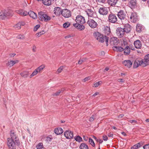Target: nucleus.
I'll return each instance as SVG.
<instances>
[{"label": "nucleus", "instance_id": "5", "mask_svg": "<svg viewBox=\"0 0 149 149\" xmlns=\"http://www.w3.org/2000/svg\"><path fill=\"white\" fill-rule=\"evenodd\" d=\"M130 21L134 23L138 20V17L136 13L131 12L130 17Z\"/></svg>", "mask_w": 149, "mask_h": 149}, {"label": "nucleus", "instance_id": "28", "mask_svg": "<svg viewBox=\"0 0 149 149\" xmlns=\"http://www.w3.org/2000/svg\"><path fill=\"white\" fill-rule=\"evenodd\" d=\"M143 29V26L140 24H137L136 26V31L140 32Z\"/></svg>", "mask_w": 149, "mask_h": 149}, {"label": "nucleus", "instance_id": "45", "mask_svg": "<svg viewBox=\"0 0 149 149\" xmlns=\"http://www.w3.org/2000/svg\"><path fill=\"white\" fill-rule=\"evenodd\" d=\"M102 83V82L101 81H98L94 84V86L96 87H97L100 85Z\"/></svg>", "mask_w": 149, "mask_h": 149}, {"label": "nucleus", "instance_id": "60", "mask_svg": "<svg viewBox=\"0 0 149 149\" xmlns=\"http://www.w3.org/2000/svg\"><path fill=\"white\" fill-rule=\"evenodd\" d=\"M97 142H98L100 143H101L103 142V141L102 140L100 139H98L97 140Z\"/></svg>", "mask_w": 149, "mask_h": 149}, {"label": "nucleus", "instance_id": "6", "mask_svg": "<svg viewBox=\"0 0 149 149\" xmlns=\"http://www.w3.org/2000/svg\"><path fill=\"white\" fill-rule=\"evenodd\" d=\"M75 21L77 24H83L85 22L84 17L81 15H78L76 17Z\"/></svg>", "mask_w": 149, "mask_h": 149}, {"label": "nucleus", "instance_id": "13", "mask_svg": "<svg viewBox=\"0 0 149 149\" xmlns=\"http://www.w3.org/2000/svg\"><path fill=\"white\" fill-rule=\"evenodd\" d=\"M117 16L121 20H124L126 18V15L123 10H120L118 12Z\"/></svg>", "mask_w": 149, "mask_h": 149}, {"label": "nucleus", "instance_id": "54", "mask_svg": "<svg viewBox=\"0 0 149 149\" xmlns=\"http://www.w3.org/2000/svg\"><path fill=\"white\" fill-rule=\"evenodd\" d=\"M103 140L104 141H107L108 140V137L106 135L103 136Z\"/></svg>", "mask_w": 149, "mask_h": 149}, {"label": "nucleus", "instance_id": "62", "mask_svg": "<svg viewBox=\"0 0 149 149\" xmlns=\"http://www.w3.org/2000/svg\"><path fill=\"white\" fill-rule=\"evenodd\" d=\"M138 148L135 145L131 147V149H137Z\"/></svg>", "mask_w": 149, "mask_h": 149}, {"label": "nucleus", "instance_id": "19", "mask_svg": "<svg viewBox=\"0 0 149 149\" xmlns=\"http://www.w3.org/2000/svg\"><path fill=\"white\" fill-rule=\"evenodd\" d=\"M86 14L89 17H94L95 15V12L91 9H88L86 11Z\"/></svg>", "mask_w": 149, "mask_h": 149}, {"label": "nucleus", "instance_id": "14", "mask_svg": "<svg viewBox=\"0 0 149 149\" xmlns=\"http://www.w3.org/2000/svg\"><path fill=\"white\" fill-rule=\"evenodd\" d=\"M109 42L111 45H117L118 43V40L117 38L112 37L111 38Z\"/></svg>", "mask_w": 149, "mask_h": 149}, {"label": "nucleus", "instance_id": "15", "mask_svg": "<svg viewBox=\"0 0 149 149\" xmlns=\"http://www.w3.org/2000/svg\"><path fill=\"white\" fill-rule=\"evenodd\" d=\"M99 13L102 15H106L108 13V8L106 7L100 8L99 10Z\"/></svg>", "mask_w": 149, "mask_h": 149}, {"label": "nucleus", "instance_id": "49", "mask_svg": "<svg viewBox=\"0 0 149 149\" xmlns=\"http://www.w3.org/2000/svg\"><path fill=\"white\" fill-rule=\"evenodd\" d=\"M16 13L21 15L22 10H17L16 11Z\"/></svg>", "mask_w": 149, "mask_h": 149}, {"label": "nucleus", "instance_id": "42", "mask_svg": "<svg viewBox=\"0 0 149 149\" xmlns=\"http://www.w3.org/2000/svg\"><path fill=\"white\" fill-rule=\"evenodd\" d=\"M70 23L69 22H66L63 24V26L64 28H67L70 26Z\"/></svg>", "mask_w": 149, "mask_h": 149}, {"label": "nucleus", "instance_id": "31", "mask_svg": "<svg viewBox=\"0 0 149 149\" xmlns=\"http://www.w3.org/2000/svg\"><path fill=\"white\" fill-rule=\"evenodd\" d=\"M29 74L30 73L28 71H23L20 73L21 76L25 78H27Z\"/></svg>", "mask_w": 149, "mask_h": 149}, {"label": "nucleus", "instance_id": "57", "mask_svg": "<svg viewBox=\"0 0 149 149\" xmlns=\"http://www.w3.org/2000/svg\"><path fill=\"white\" fill-rule=\"evenodd\" d=\"M19 22V24H20L21 26H24L25 24V23L24 22L21 21Z\"/></svg>", "mask_w": 149, "mask_h": 149}, {"label": "nucleus", "instance_id": "53", "mask_svg": "<svg viewBox=\"0 0 149 149\" xmlns=\"http://www.w3.org/2000/svg\"><path fill=\"white\" fill-rule=\"evenodd\" d=\"M129 121L132 124L133 123H134L136 124L137 123V121L135 120H129Z\"/></svg>", "mask_w": 149, "mask_h": 149}, {"label": "nucleus", "instance_id": "51", "mask_svg": "<svg viewBox=\"0 0 149 149\" xmlns=\"http://www.w3.org/2000/svg\"><path fill=\"white\" fill-rule=\"evenodd\" d=\"M40 27V25L38 24L37 25L35 26L34 28V31H36Z\"/></svg>", "mask_w": 149, "mask_h": 149}, {"label": "nucleus", "instance_id": "7", "mask_svg": "<svg viewBox=\"0 0 149 149\" xmlns=\"http://www.w3.org/2000/svg\"><path fill=\"white\" fill-rule=\"evenodd\" d=\"M116 33L118 36L120 38H121L124 36L126 32L123 28L118 27L116 29Z\"/></svg>", "mask_w": 149, "mask_h": 149}, {"label": "nucleus", "instance_id": "63", "mask_svg": "<svg viewBox=\"0 0 149 149\" xmlns=\"http://www.w3.org/2000/svg\"><path fill=\"white\" fill-rule=\"evenodd\" d=\"M108 136L109 137H112L113 136V134L112 133H109L108 134Z\"/></svg>", "mask_w": 149, "mask_h": 149}, {"label": "nucleus", "instance_id": "50", "mask_svg": "<svg viewBox=\"0 0 149 149\" xmlns=\"http://www.w3.org/2000/svg\"><path fill=\"white\" fill-rule=\"evenodd\" d=\"M144 59L149 61V54H147L144 57Z\"/></svg>", "mask_w": 149, "mask_h": 149}, {"label": "nucleus", "instance_id": "47", "mask_svg": "<svg viewBox=\"0 0 149 149\" xmlns=\"http://www.w3.org/2000/svg\"><path fill=\"white\" fill-rule=\"evenodd\" d=\"M28 14V13H27L26 11L22 10V12L21 15L23 16H25L27 15Z\"/></svg>", "mask_w": 149, "mask_h": 149}, {"label": "nucleus", "instance_id": "2", "mask_svg": "<svg viewBox=\"0 0 149 149\" xmlns=\"http://www.w3.org/2000/svg\"><path fill=\"white\" fill-rule=\"evenodd\" d=\"M16 143L15 141L7 139V144L9 149H16L17 146H20V142H18V144Z\"/></svg>", "mask_w": 149, "mask_h": 149}, {"label": "nucleus", "instance_id": "56", "mask_svg": "<svg viewBox=\"0 0 149 149\" xmlns=\"http://www.w3.org/2000/svg\"><path fill=\"white\" fill-rule=\"evenodd\" d=\"M84 61H85V59L84 58L82 60H79L78 61V63L79 64H81L83 62H84Z\"/></svg>", "mask_w": 149, "mask_h": 149}, {"label": "nucleus", "instance_id": "10", "mask_svg": "<svg viewBox=\"0 0 149 149\" xmlns=\"http://www.w3.org/2000/svg\"><path fill=\"white\" fill-rule=\"evenodd\" d=\"M105 40L106 46H108V45L109 38L107 36H104L102 35L101 36L98 38L97 40L100 42H104Z\"/></svg>", "mask_w": 149, "mask_h": 149}, {"label": "nucleus", "instance_id": "27", "mask_svg": "<svg viewBox=\"0 0 149 149\" xmlns=\"http://www.w3.org/2000/svg\"><path fill=\"white\" fill-rule=\"evenodd\" d=\"M141 63L140 61H139L138 60H136L134 63V68H137L139 65H141Z\"/></svg>", "mask_w": 149, "mask_h": 149}, {"label": "nucleus", "instance_id": "58", "mask_svg": "<svg viewBox=\"0 0 149 149\" xmlns=\"http://www.w3.org/2000/svg\"><path fill=\"white\" fill-rule=\"evenodd\" d=\"M36 47L35 45H33V46L32 47V50L33 51L35 52L36 51Z\"/></svg>", "mask_w": 149, "mask_h": 149}, {"label": "nucleus", "instance_id": "59", "mask_svg": "<svg viewBox=\"0 0 149 149\" xmlns=\"http://www.w3.org/2000/svg\"><path fill=\"white\" fill-rule=\"evenodd\" d=\"M141 143H138L136 144H135L136 146L138 148L141 146Z\"/></svg>", "mask_w": 149, "mask_h": 149}, {"label": "nucleus", "instance_id": "12", "mask_svg": "<svg viewBox=\"0 0 149 149\" xmlns=\"http://www.w3.org/2000/svg\"><path fill=\"white\" fill-rule=\"evenodd\" d=\"M87 24L92 28H96L97 25V22L92 19H89L87 22Z\"/></svg>", "mask_w": 149, "mask_h": 149}, {"label": "nucleus", "instance_id": "30", "mask_svg": "<svg viewBox=\"0 0 149 149\" xmlns=\"http://www.w3.org/2000/svg\"><path fill=\"white\" fill-rule=\"evenodd\" d=\"M18 62L17 60L16 61H8L7 63V65L8 66L10 67L13 66L15 64L17 63Z\"/></svg>", "mask_w": 149, "mask_h": 149}, {"label": "nucleus", "instance_id": "9", "mask_svg": "<svg viewBox=\"0 0 149 149\" xmlns=\"http://www.w3.org/2000/svg\"><path fill=\"white\" fill-rule=\"evenodd\" d=\"M117 18L115 14H110L108 16V21L111 23H115L117 21Z\"/></svg>", "mask_w": 149, "mask_h": 149}, {"label": "nucleus", "instance_id": "41", "mask_svg": "<svg viewBox=\"0 0 149 149\" xmlns=\"http://www.w3.org/2000/svg\"><path fill=\"white\" fill-rule=\"evenodd\" d=\"M89 142L90 144L93 146L95 147V144L94 143V141L92 139L90 138L89 139Z\"/></svg>", "mask_w": 149, "mask_h": 149}, {"label": "nucleus", "instance_id": "61", "mask_svg": "<svg viewBox=\"0 0 149 149\" xmlns=\"http://www.w3.org/2000/svg\"><path fill=\"white\" fill-rule=\"evenodd\" d=\"M94 119V118L93 117V116H92L91 117L89 118V120L90 121H93Z\"/></svg>", "mask_w": 149, "mask_h": 149}, {"label": "nucleus", "instance_id": "29", "mask_svg": "<svg viewBox=\"0 0 149 149\" xmlns=\"http://www.w3.org/2000/svg\"><path fill=\"white\" fill-rule=\"evenodd\" d=\"M104 31L106 35H109L111 33L110 29L109 27L107 26H105L104 28Z\"/></svg>", "mask_w": 149, "mask_h": 149}, {"label": "nucleus", "instance_id": "52", "mask_svg": "<svg viewBox=\"0 0 149 149\" xmlns=\"http://www.w3.org/2000/svg\"><path fill=\"white\" fill-rule=\"evenodd\" d=\"M90 79V77H86L83 80V82H86V81L89 80Z\"/></svg>", "mask_w": 149, "mask_h": 149}, {"label": "nucleus", "instance_id": "37", "mask_svg": "<svg viewBox=\"0 0 149 149\" xmlns=\"http://www.w3.org/2000/svg\"><path fill=\"white\" fill-rule=\"evenodd\" d=\"M102 35L99 32H97L94 33V36H95L96 39L97 40Z\"/></svg>", "mask_w": 149, "mask_h": 149}, {"label": "nucleus", "instance_id": "1", "mask_svg": "<svg viewBox=\"0 0 149 149\" xmlns=\"http://www.w3.org/2000/svg\"><path fill=\"white\" fill-rule=\"evenodd\" d=\"M38 17L40 20L45 22H47L51 19V18L49 16L42 11L39 13Z\"/></svg>", "mask_w": 149, "mask_h": 149}, {"label": "nucleus", "instance_id": "16", "mask_svg": "<svg viewBox=\"0 0 149 149\" xmlns=\"http://www.w3.org/2000/svg\"><path fill=\"white\" fill-rule=\"evenodd\" d=\"M73 26L80 31L84 30L85 28V26L80 24L75 23L73 24Z\"/></svg>", "mask_w": 149, "mask_h": 149}, {"label": "nucleus", "instance_id": "25", "mask_svg": "<svg viewBox=\"0 0 149 149\" xmlns=\"http://www.w3.org/2000/svg\"><path fill=\"white\" fill-rule=\"evenodd\" d=\"M124 53L125 55H128L130 52V48L128 46H126L125 47L124 49Z\"/></svg>", "mask_w": 149, "mask_h": 149}, {"label": "nucleus", "instance_id": "17", "mask_svg": "<svg viewBox=\"0 0 149 149\" xmlns=\"http://www.w3.org/2000/svg\"><path fill=\"white\" fill-rule=\"evenodd\" d=\"M134 45L136 49H139L141 47L142 43L139 40H137L135 41L134 42Z\"/></svg>", "mask_w": 149, "mask_h": 149}, {"label": "nucleus", "instance_id": "35", "mask_svg": "<svg viewBox=\"0 0 149 149\" xmlns=\"http://www.w3.org/2000/svg\"><path fill=\"white\" fill-rule=\"evenodd\" d=\"M80 149H88V146L85 143H82L79 146Z\"/></svg>", "mask_w": 149, "mask_h": 149}, {"label": "nucleus", "instance_id": "4", "mask_svg": "<svg viewBox=\"0 0 149 149\" xmlns=\"http://www.w3.org/2000/svg\"><path fill=\"white\" fill-rule=\"evenodd\" d=\"M12 16V14L10 11L5 10L0 12V18L2 19Z\"/></svg>", "mask_w": 149, "mask_h": 149}, {"label": "nucleus", "instance_id": "33", "mask_svg": "<svg viewBox=\"0 0 149 149\" xmlns=\"http://www.w3.org/2000/svg\"><path fill=\"white\" fill-rule=\"evenodd\" d=\"M141 65H143V66H145L147 65H149V61H148L144 59L140 60Z\"/></svg>", "mask_w": 149, "mask_h": 149}, {"label": "nucleus", "instance_id": "38", "mask_svg": "<svg viewBox=\"0 0 149 149\" xmlns=\"http://www.w3.org/2000/svg\"><path fill=\"white\" fill-rule=\"evenodd\" d=\"M74 139L76 141L80 142L82 141V138L79 136H76L74 137Z\"/></svg>", "mask_w": 149, "mask_h": 149}, {"label": "nucleus", "instance_id": "24", "mask_svg": "<svg viewBox=\"0 0 149 149\" xmlns=\"http://www.w3.org/2000/svg\"><path fill=\"white\" fill-rule=\"evenodd\" d=\"M30 16L34 19H36L37 18V15L33 12L30 11L28 13Z\"/></svg>", "mask_w": 149, "mask_h": 149}, {"label": "nucleus", "instance_id": "23", "mask_svg": "<svg viewBox=\"0 0 149 149\" xmlns=\"http://www.w3.org/2000/svg\"><path fill=\"white\" fill-rule=\"evenodd\" d=\"M55 133L57 135H60L63 132V130L61 127L55 128L54 130Z\"/></svg>", "mask_w": 149, "mask_h": 149}, {"label": "nucleus", "instance_id": "11", "mask_svg": "<svg viewBox=\"0 0 149 149\" xmlns=\"http://www.w3.org/2000/svg\"><path fill=\"white\" fill-rule=\"evenodd\" d=\"M62 15L65 17L68 18L71 16V13L68 10L65 9L62 10Z\"/></svg>", "mask_w": 149, "mask_h": 149}, {"label": "nucleus", "instance_id": "34", "mask_svg": "<svg viewBox=\"0 0 149 149\" xmlns=\"http://www.w3.org/2000/svg\"><path fill=\"white\" fill-rule=\"evenodd\" d=\"M43 4L45 5L49 6L51 4V0H42Z\"/></svg>", "mask_w": 149, "mask_h": 149}, {"label": "nucleus", "instance_id": "46", "mask_svg": "<svg viewBox=\"0 0 149 149\" xmlns=\"http://www.w3.org/2000/svg\"><path fill=\"white\" fill-rule=\"evenodd\" d=\"M63 69V66H61L57 70V72L58 73L61 72Z\"/></svg>", "mask_w": 149, "mask_h": 149}, {"label": "nucleus", "instance_id": "8", "mask_svg": "<svg viewBox=\"0 0 149 149\" xmlns=\"http://www.w3.org/2000/svg\"><path fill=\"white\" fill-rule=\"evenodd\" d=\"M64 134L65 136L67 139H71L73 137V132L69 130L66 131L64 132Z\"/></svg>", "mask_w": 149, "mask_h": 149}, {"label": "nucleus", "instance_id": "18", "mask_svg": "<svg viewBox=\"0 0 149 149\" xmlns=\"http://www.w3.org/2000/svg\"><path fill=\"white\" fill-rule=\"evenodd\" d=\"M61 9L59 7H55L54 10V13L57 16H59L62 14Z\"/></svg>", "mask_w": 149, "mask_h": 149}, {"label": "nucleus", "instance_id": "22", "mask_svg": "<svg viewBox=\"0 0 149 149\" xmlns=\"http://www.w3.org/2000/svg\"><path fill=\"white\" fill-rule=\"evenodd\" d=\"M130 25L128 24H126L124 25V28H123L125 30L126 33H129L131 30Z\"/></svg>", "mask_w": 149, "mask_h": 149}, {"label": "nucleus", "instance_id": "55", "mask_svg": "<svg viewBox=\"0 0 149 149\" xmlns=\"http://www.w3.org/2000/svg\"><path fill=\"white\" fill-rule=\"evenodd\" d=\"M61 92V91L60 90H59V91H58L57 92H56V93H54V95H55L56 96L58 95Z\"/></svg>", "mask_w": 149, "mask_h": 149}, {"label": "nucleus", "instance_id": "20", "mask_svg": "<svg viewBox=\"0 0 149 149\" xmlns=\"http://www.w3.org/2000/svg\"><path fill=\"white\" fill-rule=\"evenodd\" d=\"M123 63L125 66L128 68H130L132 64V62L130 60H126L124 61L123 62Z\"/></svg>", "mask_w": 149, "mask_h": 149}, {"label": "nucleus", "instance_id": "40", "mask_svg": "<svg viewBox=\"0 0 149 149\" xmlns=\"http://www.w3.org/2000/svg\"><path fill=\"white\" fill-rule=\"evenodd\" d=\"M38 73V70H37V69H36L34 70L33 71V72H32V74L30 75V78L32 77L33 76H34L35 75L37 74Z\"/></svg>", "mask_w": 149, "mask_h": 149}, {"label": "nucleus", "instance_id": "39", "mask_svg": "<svg viewBox=\"0 0 149 149\" xmlns=\"http://www.w3.org/2000/svg\"><path fill=\"white\" fill-rule=\"evenodd\" d=\"M37 149H44V147L42 143H39L36 146Z\"/></svg>", "mask_w": 149, "mask_h": 149}, {"label": "nucleus", "instance_id": "21", "mask_svg": "<svg viewBox=\"0 0 149 149\" xmlns=\"http://www.w3.org/2000/svg\"><path fill=\"white\" fill-rule=\"evenodd\" d=\"M113 50L118 52H122L123 51L124 49L121 47L118 46H114L112 47Z\"/></svg>", "mask_w": 149, "mask_h": 149}, {"label": "nucleus", "instance_id": "44", "mask_svg": "<svg viewBox=\"0 0 149 149\" xmlns=\"http://www.w3.org/2000/svg\"><path fill=\"white\" fill-rule=\"evenodd\" d=\"M17 38L20 39L21 40H23L24 39V36L23 34H20L18 35L17 36Z\"/></svg>", "mask_w": 149, "mask_h": 149}, {"label": "nucleus", "instance_id": "48", "mask_svg": "<svg viewBox=\"0 0 149 149\" xmlns=\"http://www.w3.org/2000/svg\"><path fill=\"white\" fill-rule=\"evenodd\" d=\"M143 148L144 149H149V144L144 145Z\"/></svg>", "mask_w": 149, "mask_h": 149}, {"label": "nucleus", "instance_id": "36", "mask_svg": "<svg viewBox=\"0 0 149 149\" xmlns=\"http://www.w3.org/2000/svg\"><path fill=\"white\" fill-rule=\"evenodd\" d=\"M45 68V65H42L36 68L38 72H40Z\"/></svg>", "mask_w": 149, "mask_h": 149}, {"label": "nucleus", "instance_id": "32", "mask_svg": "<svg viewBox=\"0 0 149 149\" xmlns=\"http://www.w3.org/2000/svg\"><path fill=\"white\" fill-rule=\"evenodd\" d=\"M117 0H108V4L112 6L115 5L117 3Z\"/></svg>", "mask_w": 149, "mask_h": 149}, {"label": "nucleus", "instance_id": "43", "mask_svg": "<svg viewBox=\"0 0 149 149\" xmlns=\"http://www.w3.org/2000/svg\"><path fill=\"white\" fill-rule=\"evenodd\" d=\"M14 27L15 28L17 29H20L21 28V26L19 22L17 24L15 25Z\"/></svg>", "mask_w": 149, "mask_h": 149}, {"label": "nucleus", "instance_id": "3", "mask_svg": "<svg viewBox=\"0 0 149 149\" xmlns=\"http://www.w3.org/2000/svg\"><path fill=\"white\" fill-rule=\"evenodd\" d=\"M10 138H8L7 139L12 140L15 141L16 143H18V142H20L18 136L16 134V133L14 132L13 131L11 130L10 132Z\"/></svg>", "mask_w": 149, "mask_h": 149}, {"label": "nucleus", "instance_id": "26", "mask_svg": "<svg viewBox=\"0 0 149 149\" xmlns=\"http://www.w3.org/2000/svg\"><path fill=\"white\" fill-rule=\"evenodd\" d=\"M136 0H132L130 1L129 5L131 8H134L136 5Z\"/></svg>", "mask_w": 149, "mask_h": 149}, {"label": "nucleus", "instance_id": "64", "mask_svg": "<svg viewBox=\"0 0 149 149\" xmlns=\"http://www.w3.org/2000/svg\"><path fill=\"white\" fill-rule=\"evenodd\" d=\"M42 33L41 32H39L36 34L37 36L38 37H39L41 35Z\"/></svg>", "mask_w": 149, "mask_h": 149}]
</instances>
